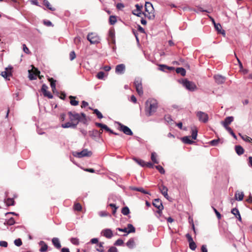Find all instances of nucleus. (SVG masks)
Listing matches in <instances>:
<instances>
[{"mask_svg": "<svg viewBox=\"0 0 252 252\" xmlns=\"http://www.w3.org/2000/svg\"><path fill=\"white\" fill-rule=\"evenodd\" d=\"M187 238L188 239V240L189 242H190L192 241H193L192 238L191 237V235L189 234V233L187 234L186 235Z\"/></svg>", "mask_w": 252, "mask_h": 252, "instance_id": "0e129e2a", "label": "nucleus"}, {"mask_svg": "<svg viewBox=\"0 0 252 252\" xmlns=\"http://www.w3.org/2000/svg\"><path fill=\"white\" fill-rule=\"evenodd\" d=\"M157 154L156 153L154 152L152 153L151 155V159L155 163H158V161L157 159Z\"/></svg>", "mask_w": 252, "mask_h": 252, "instance_id": "58836bf2", "label": "nucleus"}, {"mask_svg": "<svg viewBox=\"0 0 252 252\" xmlns=\"http://www.w3.org/2000/svg\"><path fill=\"white\" fill-rule=\"evenodd\" d=\"M183 85L184 87L189 91L193 92L197 89L196 85L194 83L187 79L183 81Z\"/></svg>", "mask_w": 252, "mask_h": 252, "instance_id": "39448f33", "label": "nucleus"}, {"mask_svg": "<svg viewBox=\"0 0 252 252\" xmlns=\"http://www.w3.org/2000/svg\"><path fill=\"white\" fill-rule=\"evenodd\" d=\"M215 29L218 31V32L220 33H221L223 34H225V32L224 30H221V26L219 23H215L214 25Z\"/></svg>", "mask_w": 252, "mask_h": 252, "instance_id": "393cba45", "label": "nucleus"}, {"mask_svg": "<svg viewBox=\"0 0 252 252\" xmlns=\"http://www.w3.org/2000/svg\"><path fill=\"white\" fill-rule=\"evenodd\" d=\"M235 149L236 153L239 156L242 155L244 152V149L240 145L235 146Z\"/></svg>", "mask_w": 252, "mask_h": 252, "instance_id": "5701e85b", "label": "nucleus"}, {"mask_svg": "<svg viewBox=\"0 0 252 252\" xmlns=\"http://www.w3.org/2000/svg\"><path fill=\"white\" fill-rule=\"evenodd\" d=\"M71 242L72 244L74 245H78L79 244V240L77 238H72L71 239Z\"/></svg>", "mask_w": 252, "mask_h": 252, "instance_id": "4d7b16f0", "label": "nucleus"}, {"mask_svg": "<svg viewBox=\"0 0 252 252\" xmlns=\"http://www.w3.org/2000/svg\"><path fill=\"white\" fill-rule=\"evenodd\" d=\"M123 243V240L121 239H119L115 242L114 245L116 246H121Z\"/></svg>", "mask_w": 252, "mask_h": 252, "instance_id": "864d4df0", "label": "nucleus"}, {"mask_svg": "<svg viewBox=\"0 0 252 252\" xmlns=\"http://www.w3.org/2000/svg\"><path fill=\"white\" fill-rule=\"evenodd\" d=\"M134 84L138 94L142 95L143 94V91L141 79L139 78H136L134 80Z\"/></svg>", "mask_w": 252, "mask_h": 252, "instance_id": "0eeeda50", "label": "nucleus"}, {"mask_svg": "<svg viewBox=\"0 0 252 252\" xmlns=\"http://www.w3.org/2000/svg\"><path fill=\"white\" fill-rule=\"evenodd\" d=\"M74 209L77 211H80L82 209V206L79 203H75L74 206Z\"/></svg>", "mask_w": 252, "mask_h": 252, "instance_id": "79ce46f5", "label": "nucleus"}, {"mask_svg": "<svg viewBox=\"0 0 252 252\" xmlns=\"http://www.w3.org/2000/svg\"><path fill=\"white\" fill-rule=\"evenodd\" d=\"M233 120L234 118L232 116L227 117L221 123L225 129H226L227 127H229L228 126L231 123Z\"/></svg>", "mask_w": 252, "mask_h": 252, "instance_id": "f8f14e48", "label": "nucleus"}, {"mask_svg": "<svg viewBox=\"0 0 252 252\" xmlns=\"http://www.w3.org/2000/svg\"><path fill=\"white\" fill-rule=\"evenodd\" d=\"M126 70V66L124 64H120L116 66L115 72L118 74H123Z\"/></svg>", "mask_w": 252, "mask_h": 252, "instance_id": "9d476101", "label": "nucleus"}, {"mask_svg": "<svg viewBox=\"0 0 252 252\" xmlns=\"http://www.w3.org/2000/svg\"><path fill=\"white\" fill-rule=\"evenodd\" d=\"M52 243L54 246L57 249H60L61 248V245L60 244V241L57 238H53L52 239Z\"/></svg>", "mask_w": 252, "mask_h": 252, "instance_id": "4be33fe9", "label": "nucleus"}, {"mask_svg": "<svg viewBox=\"0 0 252 252\" xmlns=\"http://www.w3.org/2000/svg\"><path fill=\"white\" fill-rule=\"evenodd\" d=\"M117 22L116 17L115 16H110L109 17V22L111 25H114Z\"/></svg>", "mask_w": 252, "mask_h": 252, "instance_id": "4c0bfd02", "label": "nucleus"}, {"mask_svg": "<svg viewBox=\"0 0 252 252\" xmlns=\"http://www.w3.org/2000/svg\"><path fill=\"white\" fill-rule=\"evenodd\" d=\"M122 213L125 216L127 215L129 213V209L127 207H124L122 209Z\"/></svg>", "mask_w": 252, "mask_h": 252, "instance_id": "e433bc0d", "label": "nucleus"}, {"mask_svg": "<svg viewBox=\"0 0 252 252\" xmlns=\"http://www.w3.org/2000/svg\"><path fill=\"white\" fill-rule=\"evenodd\" d=\"M212 208H213V209L214 211L215 212L218 219L219 220L221 218V216L220 214L217 211V210L215 208H214V207H212Z\"/></svg>", "mask_w": 252, "mask_h": 252, "instance_id": "603ef678", "label": "nucleus"}, {"mask_svg": "<svg viewBox=\"0 0 252 252\" xmlns=\"http://www.w3.org/2000/svg\"><path fill=\"white\" fill-rule=\"evenodd\" d=\"M158 189L162 193V194L167 199H168L169 196L167 193L168 189L165 186L162 185L160 186H159Z\"/></svg>", "mask_w": 252, "mask_h": 252, "instance_id": "2eb2a0df", "label": "nucleus"}, {"mask_svg": "<svg viewBox=\"0 0 252 252\" xmlns=\"http://www.w3.org/2000/svg\"><path fill=\"white\" fill-rule=\"evenodd\" d=\"M74 42L76 44H78L81 42V38L79 37H76L74 39Z\"/></svg>", "mask_w": 252, "mask_h": 252, "instance_id": "e2e57ef3", "label": "nucleus"}, {"mask_svg": "<svg viewBox=\"0 0 252 252\" xmlns=\"http://www.w3.org/2000/svg\"><path fill=\"white\" fill-rule=\"evenodd\" d=\"M196 114L200 122L206 123L208 121L209 116L207 113L200 111L197 112Z\"/></svg>", "mask_w": 252, "mask_h": 252, "instance_id": "6e6552de", "label": "nucleus"}, {"mask_svg": "<svg viewBox=\"0 0 252 252\" xmlns=\"http://www.w3.org/2000/svg\"><path fill=\"white\" fill-rule=\"evenodd\" d=\"M145 166L149 168H153L154 167L153 163L150 162L147 163L145 162Z\"/></svg>", "mask_w": 252, "mask_h": 252, "instance_id": "338daca9", "label": "nucleus"}, {"mask_svg": "<svg viewBox=\"0 0 252 252\" xmlns=\"http://www.w3.org/2000/svg\"><path fill=\"white\" fill-rule=\"evenodd\" d=\"M14 243V244L18 247H20L22 245V241L19 238L15 240Z\"/></svg>", "mask_w": 252, "mask_h": 252, "instance_id": "de8ad7c7", "label": "nucleus"}, {"mask_svg": "<svg viewBox=\"0 0 252 252\" xmlns=\"http://www.w3.org/2000/svg\"><path fill=\"white\" fill-rule=\"evenodd\" d=\"M231 213L236 216V217H237V216L240 214L239 211L236 208H234L232 209Z\"/></svg>", "mask_w": 252, "mask_h": 252, "instance_id": "49530a36", "label": "nucleus"}, {"mask_svg": "<svg viewBox=\"0 0 252 252\" xmlns=\"http://www.w3.org/2000/svg\"><path fill=\"white\" fill-rule=\"evenodd\" d=\"M48 80L50 82V85L52 91L54 92L56 90V80H55L53 78H49Z\"/></svg>", "mask_w": 252, "mask_h": 252, "instance_id": "a878e982", "label": "nucleus"}, {"mask_svg": "<svg viewBox=\"0 0 252 252\" xmlns=\"http://www.w3.org/2000/svg\"><path fill=\"white\" fill-rule=\"evenodd\" d=\"M143 12H140V11H132V14L134 15L138 16V17H141V15L143 14Z\"/></svg>", "mask_w": 252, "mask_h": 252, "instance_id": "bf43d9fd", "label": "nucleus"}, {"mask_svg": "<svg viewBox=\"0 0 252 252\" xmlns=\"http://www.w3.org/2000/svg\"><path fill=\"white\" fill-rule=\"evenodd\" d=\"M176 71L177 73L180 74L182 76H184L186 75V71L183 67H178L176 69Z\"/></svg>", "mask_w": 252, "mask_h": 252, "instance_id": "cd10ccee", "label": "nucleus"}, {"mask_svg": "<svg viewBox=\"0 0 252 252\" xmlns=\"http://www.w3.org/2000/svg\"><path fill=\"white\" fill-rule=\"evenodd\" d=\"M182 141L185 144H191L194 142L190 139L189 136H184L181 138Z\"/></svg>", "mask_w": 252, "mask_h": 252, "instance_id": "b1692460", "label": "nucleus"}, {"mask_svg": "<svg viewBox=\"0 0 252 252\" xmlns=\"http://www.w3.org/2000/svg\"><path fill=\"white\" fill-rule=\"evenodd\" d=\"M126 246L130 249H132L134 246V241L133 238H130L126 243Z\"/></svg>", "mask_w": 252, "mask_h": 252, "instance_id": "c85d7f7f", "label": "nucleus"}, {"mask_svg": "<svg viewBox=\"0 0 252 252\" xmlns=\"http://www.w3.org/2000/svg\"><path fill=\"white\" fill-rule=\"evenodd\" d=\"M103 243L100 242L98 244L99 248L97 249L96 250L100 252H103L104 251L103 247Z\"/></svg>", "mask_w": 252, "mask_h": 252, "instance_id": "5fc2aeb1", "label": "nucleus"}, {"mask_svg": "<svg viewBox=\"0 0 252 252\" xmlns=\"http://www.w3.org/2000/svg\"><path fill=\"white\" fill-rule=\"evenodd\" d=\"M189 247L191 250H195L196 248V244L194 241H192L189 243Z\"/></svg>", "mask_w": 252, "mask_h": 252, "instance_id": "c03bdc74", "label": "nucleus"}, {"mask_svg": "<svg viewBox=\"0 0 252 252\" xmlns=\"http://www.w3.org/2000/svg\"><path fill=\"white\" fill-rule=\"evenodd\" d=\"M7 206L14 205V201L13 198H8L5 201Z\"/></svg>", "mask_w": 252, "mask_h": 252, "instance_id": "473e14b6", "label": "nucleus"}, {"mask_svg": "<svg viewBox=\"0 0 252 252\" xmlns=\"http://www.w3.org/2000/svg\"><path fill=\"white\" fill-rule=\"evenodd\" d=\"M159 69L161 71H165V69H169V66H168L164 64H159Z\"/></svg>", "mask_w": 252, "mask_h": 252, "instance_id": "09e8293b", "label": "nucleus"}, {"mask_svg": "<svg viewBox=\"0 0 252 252\" xmlns=\"http://www.w3.org/2000/svg\"><path fill=\"white\" fill-rule=\"evenodd\" d=\"M43 4L44 5H45L49 9L52 10V11H55V8L52 7L49 3V2L47 0H44L43 1Z\"/></svg>", "mask_w": 252, "mask_h": 252, "instance_id": "7c9ffc66", "label": "nucleus"}, {"mask_svg": "<svg viewBox=\"0 0 252 252\" xmlns=\"http://www.w3.org/2000/svg\"><path fill=\"white\" fill-rule=\"evenodd\" d=\"M135 7L136 9L135 10H134L133 11L142 12L141 9L143 7L142 5H139L138 4H137L135 5Z\"/></svg>", "mask_w": 252, "mask_h": 252, "instance_id": "13d9d810", "label": "nucleus"}, {"mask_svg": "<svg viewBox=\"0 0 252 252\" xmlns=\"http://www.w3.org/2000/svg\"><path fill=\"white\" fill-rule=\"evenodd\" d=\"M153 205L154 207L158 209L157 213L161 214L162 210L163 209V206L162 205L161 201L159 199H155L154 200Z\"/></svg>", "mask_w": 252, "mask_h": 252, "instance_id": "1a4fd4ad", "label": "nucleus"}, {"mask_svg": "<svg viewBox=\"0 0 252 252\" xmlns=\"http://www.w3.org/2000/svg\"><path fill=\"white\" fill-rule=\"evenodd\" d=\"M156 169L158 170L160 173L163 174L165 173V170L161 165H157L155 166Z\"/></svg>", "mask_w": 252, "mask_h": 252, "instance_id": "37998d69", "label": "nucleus"}, {"mask_svg": "<svg viewBox=\"0 0 252 252\" xmlns=\"http://www.w3.org/2000/svg\"><path fill=\"white\" fill-rule=\"evenodd\" d=\"M214 78L216 82L218 84H223L225 81V77L220 75H216Z\"/></svg>", "mask_w": 252, "mask_h": 252, "instance_id": "dca6fc26", "label": "nucleus"}, {"mask_svg": "<svg viewBox=\"0 0 252 252\" xmlns=\"http://www.w3.org/2000/svg\"><path fill=\"white\" fill-rule=\"evenodd\" d=\"M39 244L41 246L39 249V251L40 252H45L47 251L48 249V246L44 241H40Z\"/></svg>", "mask_w": 252, "mask_h": 252, "instance_id": "6ab92c4d", "label": "nucleus"}, {"mask_svg": "<svg viewBox=\"0 0 252 252\" xmlns=\"http://www.w3.org/2000/svg\"><path fill=\"white\" fill-rule=\"evenodd\" d=\"M72 155L78 158H82L85 157H91L92 155V152L87 149H85L81 152H74L72 153Z\"/></svg>", "mask_w": 252, "mask_h": 252, "instance_id": "20e7f679", "label": "nucleus"}, {"mask_svg": "<svg viewBox=\"0 0 252 252\" xmlns=\"http://www.w3.org/2000/svg\"><path fill=\"white\" fill-rule=\"evenodd\" d=\"M242 139L246 142L252 144V139L247 135L241 136Z\"/></svg>", "mask_w": 252, "mask_h": 252, "instance_id": "f704fd0d", "label": "nucleus"}, {"mask_svg": "<svg viewBox=\"0 0 252 252\" xmlns=\"http://www.w3.org/2000/svg\"><path fill=\"white\" fill-rule=\"evenodd\" d=\"M76 126H77V124H75L74 123L72 122H67L65 124H63L62 125V127L63 128H69V127L75 128L76 127Z\"/></svg>", "mask_w": 252, "mask_h": 252, "instance_id": "f3484780", "label": "nucleus"}, {"mask_svg": "<svg viewBox=\"0 0 252 252\" xmlns=\"http://www.w3.org/2000/svg\"><path fill=\"white\" fill-rule=\"evenodd\" d=\"M68 115L69 116V120L71 122L77 124V125L79 122L85 124L87 121L86 115L84 113H81L80 114L75 112H68Z\"/></svg>", "mask_w": 252, "mask_h": 252, "instance_id": "f03ea898", "label": "nucleus"}, {"mask_svg": "<svg viewBox=\"0 0 252 252\" xmlns=\"http://www.w3.org/2000/svg\"><path fill=\"white\" fill-rule=\"evenodd\" d=\"M227 131L235 139H237V136L236 135H235V134L234 133V132L233 131L232 129H231V127H227L226 129Z\"/></svg>", "mask_w": 252, "mask_h": 252, "instance_id": "a18cd8bd", "label": "nucleus"}, {"mask_svg": "<svg viewBox=\"0 0 252 252\" xmlns=\"http://www.w3.org/2000/svg\"><path fill=\"white\" fill-rule=\"evenodd\" d=\"M124 7V5L122 3H118L117 4V8L119 9H121Z\"/></svg>", "mask_w": 252, "mask_h": 252, "instance_id": "774afa93", "label": "nucleus"}, {"mask_svg": "<svg viewBox=\"0 0 252 252\" xmlns=\"http://www.w3.org/2000/svg\"><path fill=\"white\" fill-rule=\"evenodd\" d=\"M1 75L3 77L7 79L8 77L12 75V72H8V71H4L1 72Z\"/></svg>", "mask_w": 252, "mask_h": 252, "instance_id": "2f4dec72", "label": "nucleus"}, {"mask_svg": "<svg viewBox=\"0 0 252 252\" xmlns=\"http://www.w3.org/2000/svg\"><path fill=\"white\" fill-rule=\"evenodd\" d=\"M197 130L195 128L194 129H192L191 132V137L193 139L195 140L197 138Z\"/></svg>", "mask_w": 252, "mask_h": 252, "instance_id": "ea45409f", "label": "nucleus"}, {"mask_svg": "<svg viewBox=\"0 0 252 252\" xmlns=\"http://www.w3.org/2000/svg\"><path fill=\"white\" fill-rule=\"evenodd\" d=\"M7 243L6 241H0V246L3 247H7Z\"/></svg>", "mask_w": 252, "mask_h": 252, "instance_id": "680f3d73", "label": "nucleus"}, {"mask_svg": "<svg viewBox=\"0 0 252 252\" xmlns=\"http://www.w3.org/2000/svg\"><path fill=\"white\" fill-rule=\"evenodd\" d=\"M15 223V221L14 218H11L9 220H8L6 222H4V224L12 225L14 224Z\"/></svg>", "mask_w": 252, "mask_h": 252, "instance_id": "c9c22d12", "label": "nucleus"}, {"mask_svg": "<svg viewBox=\"0 0 252 252\" xmlns=\"http://www.w3.org/2000/svg\"><path fill=\"white\" fill-rule=\"evenodd\" d=\"M145 9V12L143 13L145 17L148 18L149 20H153L155 17V15L152 4L150 2H146Z\"/></svg>", "mask_w": 252, "mask_h": 252, "instance_id": "7ed1b4c3", "label": "nucleus"}, {"mask_svg": "<svg viewBox=\"0 0 252 252\" xmlns=\"http://www.w3.org/2000/svg\"><path fill=\"white\" fill-rule=\"evenodd\" d=\"M244 196V194L243 192H240L238 191H237L235 194V198L237 200L242 201L243 199Z\"/></svg>", "mask_w": 252, "mask_h": 252, "instance_id": "412c9836", "label": "nucleus"}, {"mask_svg": "<svg viewBox=\"0 0 252 252\" xmlns=\"http://www.w3.org/2000/svg\"><path fill=\"white\" fill-rule=\"evenodd\" d=\"M69 98L70 99V103L71 105L73 106H77L79 104V101L77 100H74L76 98L75 96H73L72 95L69 96Z\"/></svg>", "mask_w": 252, "mask_h": 252, "instance_id": "bb28decb", "label": "nucleus"}, {"mask_svg": "<svg viewBox=\"0 0 252 252\" xmlns=\"http://www.w3.org/2000/svg\"><path fill=\"white\" fill-rule=\"evenodd\" d=\"M133 160L140 166L142 167L145 166V161L144 160L140 159H137L136 158H133Z\"/></svg>", "mask_w": 252, "mask_h": 252, "instance_id": "72a5a7b5", "label": "nucleus"}, {"mask_svg": "<svg viewBox=\"0 0 252 252\" xmlns=\"http://www.w3.org/2000/svg\"><path fill=\"white\" fill-rule=\"evenodd\" d=\"M145 104V114L148 117L152 116L156 112L158 107L157 100L155 99H148Z\"/></svg>", "mask_w": 252, "mask_h": 252, "instance_id": "f257e3e1", "label": "nucleus"}, {"mask_svg": "<svg viewBox=\"0 0 252 252\" xmlns=\"http://www.w3.org/2000/svg\"><path fill=\"white\" fill-rule=\"evenodd\" d=\"M103 236L107 238L110 239L113 236V232L110 229H106L103 230Z\"/></svg>", "mask_w": 252, "mask_h": 252, "instance_id": "a211bd4d", "label": "nucleus"}, {"mask_svg": "<svg viewBox=\"0 0 252 252\" xmlns=\"http://www.w3.org/2000/svg\"><path fill=\"white\" fill-rule=\"evenodd\" d=\"M23 51H24V52L27 54H29L30 53V50L27 47L26 45L25 44H23Z\"/></svg>", "mask_w": 252, "mask_h": 252, "instance_id": "69168bd1", "label": "nucleus"}, {"mask_svg": "<svg viewBox=\"0 0 252 252\" xmlns=\"http://www.w3.org/2000/svg\"><path fill=\"white\" fill-rule=\"evenodd\" d=\"M219 141H220L219 139H214V140H213L211 141L210 142V144L212 146H215L217 145V144H218Z\"/></svg>", "mask_w": 252, "mask_h": 252, "instance_id": "3c124183", "label": "nucleus"}, {"mask_svg": "<svg viewBox=\"0 0 252 252\" xmlns=\"http://www.w3.org/2000/svg\"><path fill=\"white\" fill-rule=\"evenodd\" d=\"M87 39L91 44H97L100 42V38L96 33H89L87 35Z\"/></svg>", "mask_w": 252, "mask_h": 252, "instance_id": "423d86ee", "label": "nucleus"}, {"mask_svg": "<svg viewBox=\"0 0 252 252\" xmlns=\"http://www.w3.org/2000/svg\"><path fill=\"white\" fill-rule=\"evenodd\" d=\"M29 79L31 80H35L36 79V76H38L39 78L40 79L41 78V76H40L39 75V74H40V71L37 69H35V71L34 72V73H32V71L29 70Z\"/></svg>", "mask_w": 252, "mask_h": 252, "instance_id": "ddd939ff", "label": "nucleus"}, {"mask_svg": "<svg viewBox=\"0 0 252 252\" xmlns=\"http://www.w3.org/2000/svg\"><path fill=\"white\" fill-rule=\"evenodd\" d=\"M126 228L128 229L127 233H134L135 232V228L131 224H128Z\"/></svg>", "mask_w": 252, "mask_h": 252, "instance_id": "c756f323", "label": "nucleus"}, {"mask_svg": "<svg viewBox=\"0 0 252 252\" xmlns=\"http://www.w3.org/2000/svg\"><path fill=\"white\" fill-rule=\"evenodd\" d=\"M93 111L94 113L96 115L98 119H101L103 118L102 114L97 109H94Z\"/></svg>", "mask_w": 252, "mask_h": 252, "instance_id": "a19ab883", "label": "nucleus"}, {"mask_svg": "<svg viewBox=\"0 0 252 252\" xmlns=\"http://www.w3.org/2000/svg\"><path fill=\"white\" fill-rule=\"evenodd\" d=\"M48 86L45 84H43L41 88V92L43 93L45 96H47L49 98H52L53 96L51 94L47 91Z\"/></svg>", "mask_w": 252, "mask_h": 252, "instance_id": "4468645a", "label": "nucleus"}, {"mask_svg": "<svg viewBox=\"0 0 252 252\" xmlns=\"http://www.w3.org/2000/svg\"><path fill=\"white\" fill-rule=\"evenodd\" d=\"M130 189L132 190H136L137 191L141 192L144 194H150L149 192L145 190L143 188H136L134 187H130Z\"/></svg>", "mask_w": 252, "mask_h": 252, "instance_id": "aec40b11", "label": "nucleus"}, {"mask_svg": "<svg viewBox=\"0 0 252 252\" xmlns=\"http://www.w3.org/2000/svg\"><path fill=\"white\" fill-rule=\"evenodd\" d=\"M104 76V73L102 71L98 72L97 74V77L99 79H102Z\"/></svg>", "mask_w": 252, "mask_h": 252, "instance_id": "6e6d98bb", "label": "nucleus"}, {"mask_svg": "<svg viewBox=\"0 0 252 252\" xmlns=\"http://www.w3.org/2000/svg\"><path fill=\"white\" fill-rule=\"evenodd\" d=\"M76 58V54L74 51H71L69 54V59L70 61L73 60Z\"/></svg>", "mask_w": 252, "mask_h": 252, "instance_id": "8fccbe9b", "label": "nucleus"}, {"mask_svg": "<svg viewBox=\"0 0 252 252\" xmlns=\"http://www.w3.org/2000/svg\"><path fill=\"white\" fill-rule=\"evenodd\" d=\"M120 130H122L125 134L127 135H132L133 132L131 129L125 125L120 124Z\"/></svg>", "mask_w": 252, "mask_h": 252, "instance_id": "9b49d317", "label": "nucleus"}, {"mask_svg": "<svg viewBox=\"0 0 252 252\" xmlns=\"http://www.w3.org/2000/svg\"><path fill=\"white\" fill-rule=\"evenodd\" d=\"M108 252H118V250L115 247H111L108 250Z\"/></svg>", "mask_w": 252, "mask_h": 252, "instance_id": "052dcab7", "label": "nucleus"}]
</instances>
